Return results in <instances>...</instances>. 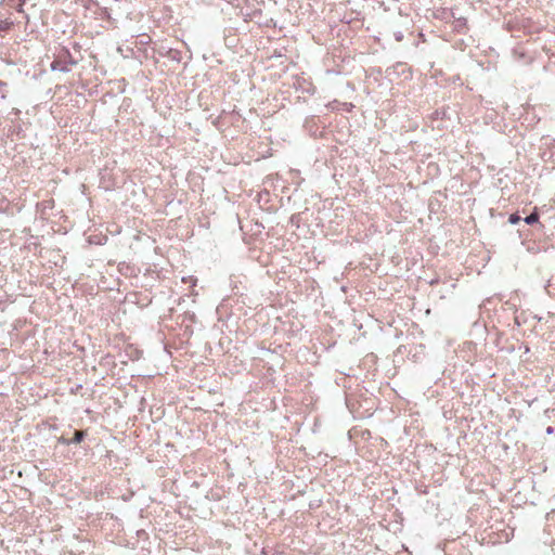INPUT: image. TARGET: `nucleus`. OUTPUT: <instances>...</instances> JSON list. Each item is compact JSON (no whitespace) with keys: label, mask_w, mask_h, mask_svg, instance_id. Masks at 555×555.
I'll use <instances>...</instances> for the list:
<instances>
[{"label":"nucleus","mask_w":555,"mask_h":555,"mask_svg":"<svg viewBox=\"0 0 555 555\" xmlns=\"http://www.w3.org/2000/svg\"><path fill=\"white\" fill-rule=\"evenodd\" d=\"M13 27H14L13 21H11L9 18L0 20V38L5 37Z\"/></svg>","instance_id":"1"},{"label":"nucleus","mask_w":555,"mask_h":555,"mask_svg":"<svg viewBox=\"0 0 555 555\" xmlns=\"http://www.w3.org/2000/svg\"><path fill=\"white\" fill-rule=\"evenodd\" d=\"M83 437H85V433L82 430H76L74 438L72 440L62 439L61 441H62V443H65V444L79 443L82 441Z\"/></svg>","instance_id":"2"},{"label":"nucleus","mask_w":555,"mask_h":555,"mask_svg":"<svg viewBox=\"0 0 555 555\" xmlns=\"http://www.w3.org/2000/svg\"><path fill=\"white\" fill-rule=\"evenodd\" d=\"M524 221L527 223V224H533L535 222L539 221V214L537 212V210H534L533 212H531L529 216H527Z\"/></svg>","instance_id":"3"},{"label":"nucleus","mask_w":555,"mask_h":555,"mask_svg":"<svg viewBox=\"0 0 555 555\" xmlns=\"http://www.w3.org/2000/svg\"><path fill=\"white\" fill-rule=\"evenodd\" d=\"M51 69L52 70H62V72L68 70V68L66 66H63L60 61H53L51 64Z\"/></svg>","instance_id":"4"},{"label":"nucleus","mask_w":555,"mask_h":555,"mask_svg":"<svg viewBox=\"0 0 555 555\" xmlns=\"http://www.w3.org/2000/svg\"><path fill=\"white\" fill-rule=\"evenodd\" d=\"M508 221L511 224H517L520 221V217L516 214L509 216Z\"/></svg>","instance_id":"5"},{"label":"nucleus","mask_w":555,"mask_h":555,"mask_svg":"<svg viewBox=\"0 0 555 555\" xmlns=\"http://www.w3.org/2000/svg\"><path fill=\"white\" fill-rule=\"evenodd\" d=\"M182 281L184 283L190 282L192 284V286H195L197 280L195 278H193V276H188V278H183Z\"/></svg>","instance_id":"6"},{"label":"nucleus","mask_w":555,"mask_h":555,"mask_svg":"<svg viewBox=\"0 0 555 555\" xmlns=\"http://www.w3.org/2000/svg\"><path fill=\"white\" fill-rule=\"evenodd\" d=\"M546 433H547L548 435L553 434V428H552V427H547Z\"/></svg>","instance_id":"7"}]
</instances>
